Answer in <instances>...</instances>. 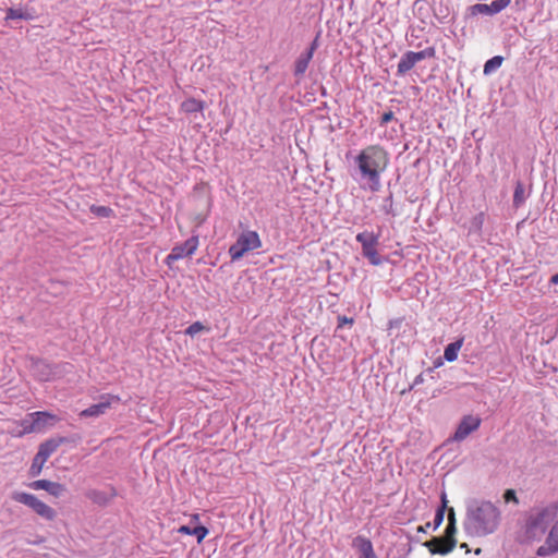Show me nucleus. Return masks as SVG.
<instances>
[{
	"label": "nucleus",
	"mask_w": 558,
	"mask_h": 558,
	"mask_svg": "<svg viewBox=\"0 0 558 558\" xmlns=\"http://www.w3.org/2000/svg\"><path fill=\"white\" fill-rule=\"evenodd\" d=\"M355 542L359 543V550L361 553L360 558H376L373 544L369 539L364 537H357Z\"/></svg>",
	"instance_id": "23"
},
{
	"label": "nucleus",
	"mask_w": 558,
	"mask_h": 558,
	"mask_svg": "<svg viewBox=\"0 0 558 558\" xmlns=\"http://www.w3.org/2000/svg\"><path fill=\"white\" fill-rule=\"evenodd\" d=\"M364 257H366L369 263L374 266H378L383 264V258L378 254L377 250L369 251L368 253L363 254Z\"/></svg>",
	"instance_id": "29"
},
{
	"label": "nucleus",
	"mask_w": 558,
	"mask_h": 558,
	"mask_svg": "<svg viewBox=\"0 0 558 558\" xmlns=\"http://www.w3.org/2000/svg\"><path fill=\"white\" fill-rule=\"evenodd\" d=\"M202 330H204V326L202 323L199 322H195L193 323L192 325H190L186 330H185V333L191 336V337H194L195 335H197L198 332H201Z\"/></svg>",
	"instance_id": "30"
},
{
	"label": "nucleus",
	"mask_w": 558,
	"mask_h": 558,
	"mask_svg": "<svg viewBox=\"0 0 558 558\" xmlns=\"http://www.w3.org/2000/svg\"><path fill=\"white\" fill-rule=\"evenodd\" d=\"M316 47H317V43H316V40H314L313 44L311 45V47L306 51H304L300 54V57L295 61V66H294V74L296 76H301L305 73V71L313 58Z\"/></svg>",
	"instance_id": "16"
},
{
	"label": "nucleus",
	"mask_w": 558,
	"mask_h": 558,
	"mask_svg": "<svg viewBox=\"0 0 558 558\" xmlns=\"http://www.w3.org/2000/svg\"><path fill=\"white\" fill-rule=\"evenodd\" d=\"M121 401L119 396L106 393L101 395L99 402L88 407L81 411L80 416L82 417H98L107 412L112 405L118 404Z\"/></svg>",
	"instance_id": "8"
},
{
	"label": "nucleus",
	"mask_w": 558,
	"mask_h": 558,
	"mask_svg": "<svg viewBox=\"0 0 558 558\" xmlns=\"http://www.w3.org/2000/svg\"><path fill=\"white\" fill-rule=\"evenodd\" d=\"M64 437L51 438L40 444L37 456L40 459L48 460L49 457L65 441Z\"/></svg>",
	"instance_id": "18"
},
{
	"label": "nucleus",
	"mask_w": 558,
	"mask_h": 558,
	"mask_svg": "<svg viewBox=\"0 0 558 558\" xmlns=\"http://www.w3.org/2000/svg\"><path fill=\"white\" fill-rule=\"evenodd\" d=\"M550 282L554 283V284H558V274H555L551 278H550Z\"/></svg>",
	"instance_id": "36"
},
{
	"label": "nucleus",
	"mask_w": 558,
	"mask_h": 558,
	"mask_svg": "<svg viewBox=\"0 0 558 558\" xmlns=\"http://www.w3.org/2000/svg\"><path fill=\"white\" fill-rule=\"evenodd\" d=\"M37 367H43V368H45V369H49V365H48V364H46V363H38V364H37Z\"/></svg>",
	"instance_id": "38"
},
{
	"label": "nucleus",
	"mask_w": 558,
	"mask_h": 558,
	"mask_svg": "<svg viewBox=\"0 0 558 558\" xmlns=\"http://www.w3.org/2000/svg\"><path fill=\"white\" fill-rule=\"evenodd\" d=\"M89 210L95 216L102 217V218H108L113 214V210L107 206L92 205Z\"/></svg>",
	"instance_id": "26"
},
{
	"label": "nucleus",
	"mask_w": 558,
	"mask_h": 558,
	"mask_svg": "<svg viewBox=\"0 0 558 558\" xmlns=\"http://www.w3.org/2000/svg\"><path fill=\"white\" fill-rule=\"evenodd\" d=\"M389 165V154L380 145H369L354 157V173L352 177L372 192L381 187L380 178Z\"/></svg>",
	"instance_id": "1"
},
{
	"label": "nucleus",
	"mask_w": 558,
	"mask_h": 558,
	"mask_svg": "<svg viewBox=\"0 0 558 558\" xmlns=\"http://www.w3.org/2000/svg\"><path fill=\"white\" fill-rule=\"evenodd\" d=\"M483 221H484V215L483 214H478L477 216H475L472 220V226L476 229V230H480L482 228V225H483Z\"/></svg>",
	"instance_id": "32"
},
{
	"label": "nucleus",
	"mask_w": 558,
	"mask_h": 558,
	"mask_svg": "<svg viewBox=\"0 0 558 558\" xmlns=\"http://www.w3.org/2000/svg\"><path fill=\"white\" fill-rule=\"evenodd\" d=\"M436 50L434 47H427L421 51H407L402 54L398 66L397 73L398 75H404L408 73L417 62L425 60L427 58H434Z\"/></svg>",
	"instance_id": "7"
},
{
	"label": "nucleus",
	"mask_w": 558,
	"mask_h": 558,
	"mask_svg": "<svg viewBox=\"0 0 558 558\" xmlns=\"http://www.w3.org/2000/svg\"><path fill=\"white\" fill-rule=\"evenodd\" d=\"M461 547H462L463 549H466V548H468V545H466L465 543H463V544L461 545Z\"/></svg>",
	"instance_id": "40"
},
{
	"label": "nucleus",
	"mask_w": 558,
	"mask_h": 558,
	"mask_svg": "<svg viewBox=\"0 0 558 558\" xmlns=\"http://www.w3.org/2000/svg\"><path fill=\"white\" fill-rule=\"evenodd\" d=\"M47 375H49V372L47 373ZM40 379H41V380H47V379H48V376H46L45 374H43V375L40 376Z\"/></svg>",
	"instance_id": "39"
},
{
	"label": "nucleus",
	"mask_w": 558,
	"mask_h": 558,
	"mask_svg": "<svg viewBox=\"0 0 558 558\" xmlns=\"http://www.w3.org/2000/svg\"><path fill=\"white\" fill-rule=\"evenodd\" d=\"M392 119H393V112H392V111L385 112V113L381 116L380 123H381V124H386V123H388L389 121H391Z\"/></svg>",
	"instance_id": "33"
},
{
	"label": "nucleus",
	"mask_w": 558,
	"mask_h": 558,
	"mask_svg": "<svg viewBox=\"0 0 558 558\" xmlns=\"http://www.w3.org/2000/svg\"><path fill=\"white\" fill-rule=\"evenodd\" d=\"M500 521L501 511L495 504L473 499L466 505L463 530L469 536L484 537L495 533Z\"/></svg>",
	"instance_id": "2"
},
{
	"label": "nucleus",
	"mask_w": 558,
	"mask_h": 558,
	"mask_svg": "<svg viewBox=\"0 0 558 558\" xmlns=\"http://www.w3.org/2000/svg\"><path fill=\"white\" fill-rule=\"evenodd\" d=\"M440 498H441V505H440V507L436 511V514H435L433 523L428 522L425 525L418 526L417 527V532L426 533L428 527H433V530H437L441 525V523L444 521L445 510H446L447 504H448L446 493H442Z\"/></svg>",
	"instance_id": "17"
},
{
	"label": "nucleus",
	"mask_w": 558,
	"mask_h": 558,
	"mask_svg": "<svg viewBox=\"0 0 558 558\" xmlns=\"http://www.w3.org/2000/svg\"><path fill=\"white\" fill-rule=\"evenodd\" d=\"M480 553H481V548H477V549L475 550V554H476V555H478Z\"/></svg>",
	"instance_id": "41"
},
{
	"label": "nucleus",
	"mask_w": 558,
	"mask_h": 558,
	"mask_svg": "<svg viewBox=\"0 0 558 558\" xmlns=\"http://www.w3.org/2000/svg\"><path fill=\"white\" fill-rule=\"evenodd\" d=\"M524 202V187L521 183H518L513 193V204L519 207Z\"/></svg>",
	"instance_id": "28"
},
{
	"label": "nucleus",
	"mask_w": 558,
	"mask_h": 558,
	"mask_svg": "<svg viewBox=\"0 0 558 558\" xmlns=\"http://www.w3.org/2000/svg\"><path fill=\"white\" fill-rule=\"evenodd\" d=\"M31 487L33 489H37V490L38 489L46 490L47 493H49L50 495H52L54 497H59L65 492V487L62 484L57 483V482H51L48 480L34 481L31 484Z\"/></svg>",
	"instance_id": "14"
},
{
	"label": "nucleus",
	"mask_w": 558,
	"mask_h": 558,
	"mask_svg": "<svg viewBox=\"0 0 558 558\" xmlns=\"http://www.w3.org/2000/svg\"><path fill=\"white\" fill-rule=\"evenodd\" d=\"M178 532L181 534L195 536L197 539V543H201L208 534V530L202 525L194 526V527H190L187 525H182L178 529Z\"/></svg>",
	"instance_id": "20"
},
{
	"label": "nucleus",
	"mask_w": 558,
	"mask_h": 558,
	"mask_svg": "<svg viewBox=\"0 0 558 558\" xmlns=\"http://www.w3.org/2000/svg\"><path fill=\"white\" fill-rule=\"evenodd\" d=\"M13 500L23 504L33 509L39 517L46 520H53L56 518V511L47 504L39 500L35 495L15 492L12 495Z\"/></svg>",
	"instance_id": "5"
},
{
	"label": "nucleus",
	"mask_w": 558,
	"mask_h": 558,
	"mask_svg": "<svg viewBox=\"0 0 558 558\" xmlns=\"http://www.w3.org/2000/svg\"><path fill=\"white\" fill-rule=\"evenodd\" d=\"M198 246V238L191 236L182 244L175 245L166 258V263L170 265L173 262L191 256L195 253Z\"/></svg>",
	"instance_id": "10"
},
{
	"label": "nucleus",
	"mask_w": 558,
	"mask_h": 558,
	"mask_svg": "<svg viewBox=\"0 0 558 558\" xmlns=\"http://www.w3.org/2000/svg\"><path fill=\"white\" fill-rule=\"evenodd\" d=\"M504 497H505L506 502L513 501V502L518 504V498H517L515 492L513 489L506 490Z\"/></svg>",
	"instance_id": "31"
},
{
	"label": "nucleus",
	"mask_w": 558,
	"mask_h": 558,
	"mask_svg": "<svg viewBox=\"0 0 558 558\" xmlns=\"http://www.w3.org/2000/svg\"><path fill=\"white\" fill-rule=\"evenodd\" d=\"M448 523L449 524H456V515L453 508H450L448 511Z\"/></svg>",
	"instance_id": "35"
},
{
	"label": "nucleus",
	"mask_w": 558,
	"mask_h": 558,
	"mask_svg": "<svg viewBox=\"0 0 558 558\" xmlns=\"http://www.w3.org/2000/svg\"><path fill=\"white\" fill-rule=\"evenodd\" d=\"M46 463V460L40 459L37 454L34 457L32 465L29 468V474L32 476H38L44 468V464Z\"/></svg>",
	"instance_id": "27"
},
{
	"label": "nucleus",
	"mask_w": 558,
	"mask_h": 558,
	"mask_svg": "<svg viewBox=\"0 0 558 558\" xmlns=\"http://www.w3.org/2000/svg\"><path fill=\"white\" fill-rule=\"evenodd\" d=\"M558 523V504L535 508L525 523V534L529 539H541L549 526Z\"/></svg>",
	"instance_id": "3"
},
{
	"label": "nucleus",
	"mask_w": 558,
	"mask_h": 558,
	"mask_svg": "<svg viewBox=\"0 0 558 558\" xmlns=\"http://www.w3.org/2000/svg\"><path fill=\"white\" fill-rule=\"evenodd\" d=\"M504 58L501 56H495L487 60L484 64V74H489L501 66Z\"/></svg>",
	"instance_id": "25"
},
{
	"label": "nucleus",
	"mask_w": 558,
	"mask_h": 558,
	"mask_svg": "<svg viewBox=\"0 0 558 558\" xmlns=\"http://www.w3.org/2000/svg\"><path fill=\"white\" fill-rule=\"evenodd\" d=\"M31 414L34 421H36V432H43L47 426H52L58 420L56 415L49 412L37 411Z\"/></svg>",
	"instance_id": "19"
},
{
	"label": "nucleus",
	"mask_w": 558,
	"mask_h": 558,
	"mask_svg": "<svg viewBox=\"0 0 558 558\" xmlns=\"http://www.w3.org/2000/svg\"><path fill=\"white\" fill-rule=\"evenodd\" d=\"M356 241L362 245V253L365 254L377 250L379 235L374 232L363 231L357 233Z\"/></svg>",
	"instance_id": "15"
},
{
	"label": "nucleus",
	"mask_w": 558,
	"mask_h": 558,
	"mask_svg": "<svg viewBox=\"0 0 558 558\" xmlns=\"http://www.w3.org/2000/svg\"><path fill=\"white\" fill-rule=\"evenodd\" d=\"M7 20H31L32 15L23 9L10 8L7 11Z\"/></svg>",
	"instance_id": "24"
},
{
	"label": "nucleus",
	"mask_w": 558,
	"mask_h": 558,
	"mask_svg": "<svg viewBox=\"0 0 558 558\" xmlns=\"http://www.w3.org/2000/svg\"><path fill=\"white\" fill-rule=\"evenodd\" d=\"M463 345V338L449 343L444 351V357L447 362H454L458 359V353Z\"/></svg>",
	"instance_id": "21"
},
{
	"label": "nucleus",
	"mask_w": 558,
	"mask_h": 558,
	"mask_svg": "<svg viewBox=\"0 0 558 558\" xmlns=\"http://www.w3.org/2000/svg\"><path fill=\"white\" fill-rule=\"evenodd\" d=\"M482 420L477 415H465L461 418L453 436L452 440L462 441L469 435L477 430L481 426Z\"/></svg>",
	"instance_id": "9"
},
{
	"label": "nucleus",
	"mask_w": 558,
	"mask_h": 558,
	"mask_svg": "<svg viewBox=\"0 0 558 558\" xmlns=\"http://www.w3.org/2000/svg\"><path fill=\"white\" fill-rule=\"evenodd\" d=\"M262 247V240L256 231H243L229 247L231 260L241 259L246 253Z\"/></svg>",
	"instance_id": "4"
},
{
	"label": "nucleus",
	"mask_w": 558,
	"mask_h": 558,
	"mask_svg": "<svg viewBox=\"0 0 558 558\" xmlns=\"http://www.w3.org/2000/svg\"><path fill=\"white\" fill-rule=\"evenodd\" d=\"M345 324H353V319L352 318H348L347 316H340L338 318V326L342 327Z\"/></svg>",
	"instance_id": "34"
},
{
	"label": "nucleus",
	"mask_w": 558,
	"mask_h": 558,
	"mask_svg": "<svg viewBox=\"0 0 558 558\" xmlns=\"http://www.w3.org/2000/svg\"><path fill=\"white\" fill-rule=\"evenodd\" d=\"M558 553V523L554 524L544 545L537 548V556L546 557Z\"/></svg>",
	"instance_id": "12"
},
{
	"label": "nucleus",
	"mask_w": 558,
	"mask_h": 558,
	"mask_svg": "<svg viewBox=\"0 0 558 558\" xmlns=\"http://www.w3.org/2000/svg\"><path fill=\"white\" fill-rule=\"evenodd\" d=\"M456 524L448 523L446 527L445 537H434L430 541L426 542L424 545L429 549L432 554L446 555L450 553L456 546Z\"/></svg>",
	"instance_id": "6"
},
{
	"label": "nucleus",
	"mask_w": 558,
	"mask_h": 558,
	"mask_svg": "<svg viewBox=\"0 0 558 558\" xmlns=\"http://www.w3.org/2000/svg\"><path fill=\"white\" fill-rule=\"evenodd\" d=\"M423 383V376L422 375H418L415 379H414V385H418V384H422Z\"/></svg>",
	"instance_id": "37"
},
{
	"label": "nucleus",
	"mask_w": 558,
	"mask_h": 558,
	"mask_svg": "<svg viewBox=\"0 0 558 558\" xmlns=\"http://www.w3.org/2000/svg\"><path fill=\"white\" fill-rule=\"evenodd\" d=\"M204 108V101L197 100L195 98H189L181 104V110L185 113L202 112Z\"/></svg>",
	"instance_id": "22"
},
{
	"label": "nucleus",
	"mask_w": 558,
	"mask_h": 558,
	"mask_svg": "<svg viewBox=\"0 0 558 558\" xmlns=\"http://www.w3.org/2000/svg\"><path fill=\"white\" fill-rule=\"evenodd\" d=\"M510 3L511 0H494L489 4L476 3L469 8V12L472 16L495 15L509 7Z\"/></svg>",
	"instance_id": "11"
},
{
	"label": "nucleus",
	"mask_w": 558,
	"mask_h": 558,
	"mask_svg": "<svg viewBox=\"0 0 558 558\" xmlns=\"http://www.w3.org/2000/svg\"><path fill=\"white\" fill-rule=\"evenodd\" d=\"M14 427L10 430L13 437H22L26 434L36 432V421L32 417V414H27L24 418L15 421Z\"/></svg>",
	"instance_id": "13"
}]
</instances>
